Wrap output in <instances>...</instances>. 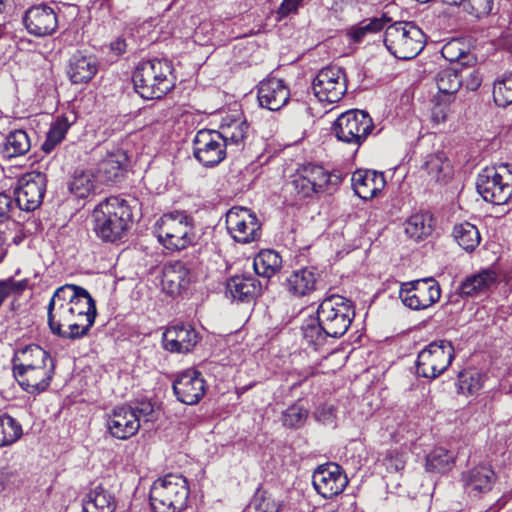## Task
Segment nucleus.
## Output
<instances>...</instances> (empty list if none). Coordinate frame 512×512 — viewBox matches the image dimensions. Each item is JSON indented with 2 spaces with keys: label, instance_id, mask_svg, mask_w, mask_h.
Returning a JSON list of instances; mask_svg holds the SVG:
<instances>
[{
  "label": "nucleus",
  "instance_id": "nucleus-11",
  "mask_svg": "<svg viewBox=\"0 0 512 512\" xmlns=\"http://www.w3.org/2000/svg\"><path fill=\"white\" fill-rule=\"evenodd\" d=\"M454 347L446 340L430 343L417 358V373L425 378L435 379L451 364Z\"/></svg>",
  "mask_w": 512,
  "mask_h": 512
},
{
  "label": "nucleus",
  "instance_id": "nucleus-22",
  "mask_svg": "<svg viewBox=\"0 0 512 512\" xmlns=\"http://www.w3.org/2000/svg\"><path fill=\"white\" fill-rule=\"evenodd\" d=\"M198 341L197 331L189 324L171 325L163 333V346L170 352H190Z\"/></svg>",
  "mask_w": 512,
  "mask_h": 512
},
{
  "label": "nucleus",
  "instance_id": "nucleus-4",
  "mask_svg": "<svg viewBox=\"0 0 512 512\" xmlns=\"http://www.w3.org/2000/svg\"><path fill=\"white\" fill-rule=\"evenodd\" d=\"M92 217L97 237L110 243L122 239L133 221L130 205L119 197H109L100 202Z\"/></svg>",
  "mask_w": 512,
  "mask_h": 512
},
{
  "label": "nucleus",
  "instance_id": "nucleus-47",
  "mask_svg": "<svg viewBox=\"0 0 512 512\" xmlns=\"http://www.w3.org/2000/svg\"><path fill=\"white\" fill-rule=\"evenodd\" d=\"M483 386L482 377L478 372L461 373L459 375V391L462 394L472 395Z\"/></svg>",
  "mask_w": 512,
  "mask_h": 512
},
{
  "label": "nucleus",
  "instance_id": "nucleus-9",
  "mask_svg": "<svg viewBox=\"0 0 512 512\" xmlns=\"http://www.w3.org/2000/svg\"><path fill=\"white\" fill-rule=\"evenodd\" d=\"M476 188L486 202L507 203L512 195V171L508 164L486 167L477 176Z\"/></svg>",
  "mask_w": 512,
  "mask_h": 512
},
{
  "label": "nucleus",
  "instance_id": "nucleus-52",
  "mask_svg": "<svg viewBox=\"0 0 512 512\" xmlns=\"http://www.w3.org/2000/svg\"><path fill=\"white\" fill-rule=\"evenodd\" d=\"M26 286V281H15L13 279L0 281V306L8 296L12 293L19 294L23 292L26 289Z\"/></svg>",
  "mask_w": 512,
  "mask_h": 512
},
{
  "label": "nucleus",
  "instance_id": "nucleus-32",
  "mask_svg": "<svg viewBox=\"0 0 512 512\" xmlns=\"http://www.w3.org/2000/svg\"><path fill=\"white\" fill-rule=\"evenodd\" d=\"M441 54L447 61L454 63L456 67L469 66L476 61L474 55L469 52L465 41L458 38L447 42L442 47Z\"/></svg>",
  "mask_w": 512,
  "mask_h": 512
},
{
  "label": "nucleus",
  "instance_id": "nucleus-37",
  "mask_svg": "<svg viewBox=\"0 0 512 512\" xmlns=\"http://www.w3.org/2000/svg\"><path fill=\"white\" fill-rule=\"evenodd\" d=\"M282 265L281 256L274 250H262L254 258L253 267L257 275L270 278Z\"/></svg>",
  "mask_w": 512,
  "mask_h": 512
},
{
  "label": "nucleus",
  "instance_id": "nucleus-63",
  "mask_svg": "<svg viewBox=\"0 0 512 512\" xmlns=\"http://www.w3.org/2000/svg\"><path fill=\"white\" fill-rule=\"evenodd\" d=\"M104 3H106V5H107L108 7H110V3L108 2V0H103V2L101 3V6H103V5H104Z\"/></svg>",
  "mask_w": 512,
  "mask_h": 512
},
{
  "label": "nucleus",
  "instance_id": "nucleus-3",
  "mask_svg": "<svg viewBox=\"0 0 512 512\" xmlns=\"http://www.w3.org/2000/svg\"><path fill=\"white\" fill-rule=\"evenodd\" d=\"M55 370L54 360L39 345L19 350L13 358V373L19 385L28 393L45 391Z\"/></svg>",
  "mask_w": 512,
  "mask_h": 512
},
{
  "label": "nucleus",
  "instance_id": "nucleus-33",
  "mask_svg": "<svg viewBox=\"0 0 512 512\" xmlns=\"http://www.w3.org/2000/svg\"><path fill=\"white\" fill-rule=\"evenodd\" d=\"M435 81L439 92L450 97L462 86L463 68L452 66L442 69L437 73Z\"/></svg>",
  "mask_w": 512,
  "mask_h": 512
},
{
  "label": "nucleus",
  "instance_id": "nucleus-54",
  "mask_svg": "<svg viewBox=\"0 0 512 512\" xmlns=\"http://www.w3.org/2000/svg\"><path fill=\"white\" fill-rule=\"evenodd\" d=\"M21 483L16 470L4 467L0 470V487L1 490L12 489L18 487Z\"/></svg>",
  "mask_w": 512,
  "mask_h": 512
},
{
  "label": "nucleus",
  "instance_id": "nucleus-8",
  "mask_svg": "<svg viewBox=\"0 0 512 512\" xmlns=\"http://www.w3.org/2000/svg\"><path fill=\"white\" fill-rule=\"evenodd\" d=\"M155 232L159 242L169 250L185 249L195 240L192 218L179 212L163 215L156 223Z\"/></svg>",
  "mask_w": 512,
  "mask_h": 512
},
{
  "label": "nucleus",
  "instance_id": "nucleus-34",
  "mask_svg": "<svg viewBox=\"0 0 512 512\" xmlns=\"http://www.w3.org/2000/svg\"><path fill=\"white\" fill-rule=\"evenodd\" d=\"M31 148V141L22 129L11 131L5 139L2 153L6 158H15L25 155Z\"/></svg>",
  "mask_w": 512,
  "mask_h": 512
},
{
  "label": "nucleus",
  "instance_id": "nucleus-49",
  "mask_svg": "<svg viewBox=\"0 0 512 512\" xmlns=\"http://www.w3.org/2000/svg\"><path fill=\"white\" fill-rule=\"evenodd\" d=\"M494 0H466L464 10L470 15L481 18L490 14Z\"/></svg>",
  "mask_w": 512,
  "mask_h": 512
},
{
  "label": "nucleus",
  "instance_id": "nucleus-41",
  "mask_svg": "<svg viewBox=\"0 0 512 512\" xmlns=\"http://www.w3.org/2000/svg\"><path fill=\"white\" fill-rule=\"evenodd\" d=\"M21 424L8 414L0 415V447L10 446L22 436Z\"/></svg>",
  "mask_w": 512,
  "mask_h": 512
},
{
  "label": "nucleus",
  "instance_id": "nucleus-25",
  "mask_svg": "<svg viewBox=\"0 0 512 512\" xmlns=\"http://www.w3.org/2000/svg\"><path fill=\"white\" fill-rule=\"evenodd\" d=\"M355 194L363 200H370L385 187L383 173L373 170H357L351 177Z\"/></svg>",
  "mask_w": 512,
  "mask_h": 512
},
{
  "label": "nucleus",
  "instance_id": "nucleus-28",
  "mask_svg": "<svg viewBox=\"0 0 512 512\" xmlns=\"http://www.w3.org/2000/svg\"><path fill=\"white\" fill-rule=\"evenodd\" d=\"M127 157L121 150L108 154L98 164V177L106 183L119 182L124 175Z\"/></svg>",
  "mask_w": 512,
  "mask_h": 512
},
{
  "label": "nucleus",
  "instance_id": "nucleus-2",
  "mask_svg": "<svg viewBox=\"0 0 512 512\" xmlns=\"http://www.w3.org/2000/svg\"><path fill=\"white\" fill-rule=\"evenodd\" d=\"M316 314V318L308 319L302 326L305 342L315 349L322 346L328 337L343 336L355 316L351 302L336 294L324 298Z\"/></svg>",
  "mask_w": 512,
  "mask_h": 512
},
{
  "label": "nucleus",
  "instance_id": "nucleus-56",
  "mask_svg": "<svg viewBox=\"0 0 512 512\" xmlns=\"http://www.w3.org/2000/svg\"><path fill=\"white\" fill-rule=\"evenodd\" d=\"M449 112V107L447 104H442L437 100V103L433 106L431 110V118L432 121L436 124L444 122L447 118Z\"/></svg>",
  "mask_w": 512,
  "mask_h": 512
},
{
  "label": "nucleus",
  "instance_id": "nucleus-48",
  "mask_svg": "<svg viewBox=\"0 0 512 512\" xmlns=\"http://www.w3.org/2000/svg\"><path fill=\"white\" fill-rule=\"evenodd\" d=\"M302 171L309 178L317 193L325 191L327 171L322 166L308 164L303 167Z\"/></svg>",
  "mask_w": 512,
  "mask_h": 512
},
{
  "label": "nucleus",
  "instance_id": "nucleus-30",
  "mask_svg": "<svg viewBox=\"0 0 512 512\" xmlns=\"http://www.w3.org/2000/svg\"><path fill=\"white\" fill-rule=\"evenodd\" d=\"M494 482V471L485 466L473 468L465 477V486L468 492L474 495L490 491Z\"/></svg>",
  "mask_w": 512,
  "mask_h": 512
},
{
  "label": "nucleus",
  "instance_id": "nucleus-27",
  "mask_svg": "<svg viewBox=\"0 0 512 512\" xmlns=\"http://www.w3.org/2000/svg\"><path fill=\"white\" fill-rule=\"evenodd\" d=\"M227 292L234 300L250 302L261 292V283L253 276L237 275L227 281Z\"/></svg>",
  "mask_w": 512,
  "mask_h": 512
},
{
  "label": "nucleus",
  "instance_id": "nucleus-39",
  "mask_svg": "<svg viewBox=\"0 0 512 512\" xmlns=\"http://www.w3.org/2000/svg\"><path fill=\"white\" fill-rule=\"evenodd\" d=\"M453 237L458 245L467 252L474 251L481 241L478 228L469 222H463L455 225L453 229Z\"/></svg>",
  "mask_w": 512,
  "mask_h": 512
},
{
  "label": "nucleus",
  "instance_id": "nucleus-59",
  "mask_svg": "<svg viewBox=\"0 0 512 512\" xmlns=\"http://www.w3.org/2000/svg\"><path fill=\"white\" fill-rule=\"evenodd\" d=\"M342 182V175L336 172H328L325 180V191L337 187Z\"/></svg>",
  "mask_w": 512,
  "mask_h": 512
},
{
  "label": "nucleus",
  "instance_id": "nucleus-58",
  "mask_svg": "<svg viewBox=\"0 0 512 512\" xmlns=\"http://www.w3.org/2000/svg\"><path fill=\"white\" fill-rule=\"evenodd\" d=\"M13 207L11 196L0 192V221L9 217V213Z\"/></svg>",
  "mask_w": 512,
  "mask_h": 512
},
{
  "label": "nucleus",
  "instance_id": "nucleus-43",
  "mask_svg": "<svg viewBox=\"0 0 512 512\" xmlns=\"http://www.w3.org/2000/svg\"><path fill=\"white\" fill-rule=\"evenodd\" d=\"M69 189L78 198L87 197L94 189V176L87 171H76Z\"/></svg>",
  "mask_w": 512,
  "mask_h": 512
},
{
  "label": "nucleus",
  "instance_id": "nucleus-23",
  "mask_svg": "<svg viewBox=\"0 0 512 512\" xmlns=\"http://www.w3.org/2000/svg\"><path fill=\"white\" fill-rule=\"evenodd\" d=\"M257 94L260 106L271 111L280 110L290 98L285 82L275 77L261 81Z\"/></svg>",
  "mask_w": 512,
  "mask_h": 512
},
{
  "label": "nucleus",
  "instance_id": "nucleus-14",
  "mask_svg": "<svg viewBox=\"0 0 512 512\" xmlns=\"http://www.w3.org/2000/svg\"><path fill=\"white\" fill-rule=\"evenodd\" d=\"M47 177L44 173L32 171L24 174L18 180L14 189L15 203L23 211H34L44 198Z\"/></svg>",
  "mask_w": 512,
  "mask_h": 512
},
{
  "label": "nucleus",
  "instance_id": "nucleus-64",
  "mask_svg": "<svg viewBox=\"0 0 512 512\" xmlns=\"http://www.w3.org/2000/svg\"><path fill=\"white\" fill-rule=\"evenodd\" d=\"M205 26H201L198 28V30H196L195 32V36L197 37L198 36V33H199V30H202Z\"/></svg>",
  "mask_w": 512,
  "mask_h": 512
},
{
  "label": "nucleus",
  "instance_id": "nucleus-35",
  "mask_svg": "<svg viewBox=\"0 0 512 512\" xmlns=\"http://www.w3.org/2000/svg\"><path fill=\"white\" fill-rule=\"evenodd\" d=\"M433 218L429 213H416L405 223V233L415 241H420L432 233Z\"/></svg>",
  "mask_w": 512,
  "mask_h": 512
},
{
  "label": "nucleus",
  "instance_id": "nucleus-18",
  "mask_svg": "<svg viewBox=\"0 0 512 512\" xmlns=\"http://www.w3.org/2000/svg\"><path fill=\"white\" fill-rule=\"evenodd\" d=\"M312 483L319 495L325 499H331L342 493L348 484V479L338 464L327 463L315 469Z\"/></svg>",
  "mask_w": 512,
  "mask_h": 512
},
{
  "label": "nucleus",
  "instance_id": "nucleus-62",
  "mask_svg": "<svg viewBox=\"0 0 512 512\" xmlns=\"http://www.w3.org/2000/svg\"><path fill=\"white\" fill-rule=\"evenodd\" d=\"M6 28L5 25L0 24V39L5 35Z\"/></svg>",
  "mask_w": 512,
  "mask_h": 512
},
{
  "label": "nucleus",
  "instance_id": "nucleus-16",
  "mask_svg": "<svg viewBox=\"0 0 512 512\" xmlns=\"http://www.w3.org/2000/svg\"><path fill=\"white\" fill-rule=\"evenodd\" d=\"M226 142L215 130H200L193 141V154L204 166L212 167L226 157Z\"/></svg>",
  "mask_w": 512,
  "mask_h": 512
},
{
  "label": "nucleus",
  "instance_id": "nucleus-17",
  "mask_svg": "<svg viewBox=\"0 0 512 512\" xmlns=\"http://www.w3.org/2000/svg\"><path fill=\"white\" fill-rule=\"evenodd\" d=\"M172 388L178 401L186 405H195L206 394L207 383L200 371L189 368L176 376Z\"/></svg>",
  "mask_w": 512,
  "mask_h": 512
},
{
  "label": "nucleus",
  "instance_id": "nucleus-42",
  "mask_svg": "<svg viewBox=\"0 0 512 512\" xmlns=\"http://www.w3.org/2000/svg\"><path fill=\"white\" fill-rule=\"evenodd\" d=\"M453 460L454 457L448 450L435 448L427 456L426 468L431 472L444 473L451 468Z\"/></svg>",
  "mask_w": 512,
  "mask_h": 512
},
{
  "label": "nucleus",
  "instance_id": "nucleus-20",
  "mask_svg": "<svg viewBox=\"0 0 512 512\" xmlns=\"http://www.w3.org/2000/svg\"><path fill=\"white\" fill-rule=\"evenodd\" d=\"M107 428L114 438L126 440L138 432L140 424L129 405H120L108 415Z\"/></svg>",
  "mask_w": 512,
  "mask_h": 512
},
{
  "label": "nucleus",
  "instance_id": "nucleus-55",
  "mask_svg": "<svg viewBox=\"0 0 512 512\" xmlns=\"http://www.w3.org/2000/svg\"><path fill=\"white\" fill-rule=\"evenodd\" d=\"M482 83V76L476 69L464 70L463 69V82L464 85L470 91H476Z\"/></svg>",
  "mask_w": 512,
  "mask_h": 512
},
{
  "label": "nucleus",
  "instance_id": "nucleus-45",
  "mask_svg": "<svg viewBox=\"0 0 512 512\" xmlns=\"http://www.w3.org/2000/svg\"><path fill=\"white\" fill-rule=\"evenodd\" d=\"M384 18H373L369 21H362L359 25L351 28L349 35L352 40L359 43L364 40L367 34L376 33L381 31L385 26Z\"/></svg>",
  "mask_w": 512,
  "mask_h": 512
},
{
  "label": "nucleus",
  "instance_id": "nucleus-7",
  "mask_svg": "<svg viewBox=\"0 0 512 512\" xmlns=\"http://www.w3.org/2000/svg\"><path fill=\"white\" fill-rule=\"evenodd\" d=\"M426 37L413 22H395L384 33V44L398 59L409 60L416 57L424 48Z\"/></svg>",
  "mask_w": 512,
  "mask_h": 512
},
{
  "label": "nucleus",
  "instance_id": "nucleus-50",
  "mask_svg": "<svg viewBox=\"0 0 512 512\" xmlns=\"http://www.w3.org/2000/svg\"><path fill=\"white\" fill-rule=\"evenodd\" d=\"M130 408L135 412L136 417L145 422L153 421L155 418L154 404L151 401L143 400L134 402L133 405H129Z\"/></svg>",
  "mask_w": 512,
  "mask_h": 512
},
{
  "label": "nucleus",
  "instance_id": "nucleus-46",
  "mask_svg": "<svg viewBox=\"0 0 512 512\" xmlns=\"http://www.w3.org/2000/svg\"><path fill=\"white\" fill-rule=\"evenodd\" d=\"M308 417V411L299 404L289 406L282 413V424L290 429L301 428Z\"/></svg>",
  "mask_w": 512,
  "mask_h": 512
},
{
  "label": "nucleus",
  "instance_id": "nucleus-38",
  "mask_svg": "<svg viewBox=\"0 0 512 512\" xmlns=\"http://www.w3.org/2000/svg\"><path fill=\"white\" fill-rule=\"evenodd\" d=\"M220 129L218 132L223 141L226 142L227 148L235 147L236 150H239L243 146L248 130L246 121L235 119L228 124H222Z\"/></svg>",
  "mask_w": 512,
  "mask_h": 512
},
{
  "label": "nucleus",
  "instance_id": "nucleus-53",
  "mask_svg": "<svg viewBox=\"0 0 512 512\" xmlns=\"http://www.w3.org/2000/svg\"><path fill=\"white\" fill-rule=\"evenodd\" d=\"M405 464L404 455L397 451H389L383 459V465L388 472H399L404 469Z\"/></svg>",
  "mask_w": 512,
  "mask_h": 512
},
{
  "label": "nucleus",
  "instance_id": "nucleus-6",
  "mask_svg": "<svg viewBox=\"0 0 512 512\" xmlns=\"http://www.w3.org/2000/svg\"><path fill=\"white\" fill-rule=\"evenodd\" d=\"M190 489L185 477L167 474L157 479L150 490V503L154 512H182L186 509Z\"/></svg>",
  "mask_w": 512,
  "mask_h": 512
},
{
  "label": "nucleus",
  "instance_id": "nucleus-10",
  "mask_svg": "<svg viewBox=\"0 0 512 512\" xmlns=\"http://www.w3.org/2000/svg\"><path fill=\"white\" fill-rule=\"evenodd\" d=\"M374 124L370 115L362 110L342 113L334 122L332 130L343 143L360 147L372 132Z\"/></svg>",
  "mask_w": 512,
  "mask_h": 512
},
{
  "label": "nucleus",
  "instance_id": "nucleus-12",
  "mask_svg": "<svg viewBox=\"0 0 512 512\" xmlns=\"http://www.w3.org/2000/svg\"><path fill=\"white\" fill-rule=\"evenodd\" d=\"M399 296L406 307L424 310L440 299L441 288L434 278H423L403 284Z\"/></svg>",
  "mask_w": 512,
  "mask_h": 512
},
{
  "label": "nucleus",
  "instance_id": "nucleus-29",
  "mask_svg": "<svg viewBox=\"0 0 512 512\" xmlns=\"http://www.w3.org/2000/svg\"><path fill=\"white\" fill-rule=\"evenodd\" d=\"M115 509L114 495L102 485L91 489L83 500V512H114Z\"/></svg>",
  "mask_w": 512,
  "mask_h": 512
},
{
  "label": "nucleus",
  "instance_id": "nucleus-60",
  "mask_svg": "<svg viewBox=\"0 0 512 512\" xmlns=\"http://www.w3.org/2000/svg\"><path fill=\"white\" fill-rule=\"evenodd\" d=\"M110 47L112 51L120 55L126 51V42L124 39H116L111 43Z\"/></svg>",
  "mask_w": 512,
  "mask_h": 512
},
{
  "label": "nucleus",
  "instance_id": "nucleus-21",
  "mask_svg": "<svg viewBox=\"0 0 512 512\" xmlns=\"http://www.w3.org/2000/svg\"><path fill=\"white\" fill-rule=\"evenodd\" d=\"M321 284V273L314 266L292 271L283 285L286 291L297 298L310 295Z\"/></svg>",
  "mask_w": 512,
  "mask_h": 512
},
{
  "label": "nucleus",
  "instance_id": "nucleus-31",
  "mask_svg": "<svg viewBox=\"0 0 512 512\" xmlns=\"http://www.w3.org/2000/svg\"><path fill=\"white\" fill-rule=\"evenodd\" d=\"M496 283V274L491 270H483L467 277L461 284L459 292L461 296H475L489 290Z\"/></svg>",
  "mask_w": 512,
  "mask_h": 512
},
{
  "label": "nucleus",
  "instance_id": "nucleus-13",
  "mask_svg": "<svg viewBox=\"0 0 512 512\" xmlns=\"http://www.w3.org/2000/svg\"><path fill=\"white\" fill-rule=\"evenodd\" d=\"M312 89L319 101L338 102L347 91L344 70L338 66L321 69L312 82Z\"/></svg>",
  "mask_w": 512,
  "mask_h": 512
},
{
  "label": "nucleus",
  "instance_id": "nucleus-61",
  "mask_svg": "<svg viewBox=\"0 0 512 512\" xmlns=\"http://www.w3.org/2000/svg\"><path fill=\"white\" fill-rule=\"evenodd\" d=\"M6 1L7 0H0V13H2L6 8Z\"/></svg>",
  "mask_w": 512,
  "mask_h": 512
},
{
  "label": "nucleus",
  "instance_id": "nucleus-15",
  "mask_svg": "<svg viewBox=\"0 0 512 512\" xmlns=\"http://www.w3.org/2000/svg\"><path fill=\"white\" fill-rule=\"evenodd\" d=\"M226 227L239 243H250L261 236V224L256 215L245 207H232L226 213Z\"/></svg>",
  "mask_w": 512,
  "mask_h": 512
},
{
  "label": "nucleus",
  "instance_id": "nucleus-40",
  "mask_svg": "<svg viewBox=\"0 0 512 512\" xmlns=\"http://www.w3.org/2000/svg\"><path fill=\"white\" fill-rule=\"evenodd\" d=\"M71 122L66 116H58L51 124L47 132L46 140L42 144V150L50 153L65 138Z\"/></svg>",
  "mask_w": 512,
  "mask_h": 512
},
{
  "label": "nucleus",
  "instance_id": "nucleus-1",
  "mask_svg": "<svg viewBox=\"0 0 512 512\" xmlns=\"http://www.w3.org/2000/svg\"><path fill=\"white\" fill-rule=\"evenodd\" d=\"M97 309L90 293L83 287L65 284L56 289L47 308L51 332L64 339H81L95 322Z\"/></svg>",
  "mask_w": 512,
  "mask_h": 512
},
{
  "label": "nucleus",
  "instance_id": "nucleus-44",
  "mask_svg": "<svg viewBox=\"0 0 512 512\" xmlns=\"http://www.w3.org/2000/svg\"><path fill=\"white\" fill-rule=\"evenodd\" d=\"M493 98L498 106L506 107L512 103V73L505 74L494 82Z\"/></svg>",
  "mask_w": 512,
  "mask_h": 512
},
{
  "label": "nucleus",
  "instance_id": "nucleus-57",
  "mask_svg": "<svg viewBox=\"0 0 512 512\" xmlns=\"http://www.w3.org/2000/svg\"><path fill=\"white\" fill-rule=\"evenodd\" d=\"M302 1L303 0H283L277 13L280 17H286L290 13L296 12Z\"/></svg>",
  "mask_w": 512,
  "mask_h": 512
},
{
  "label": "nucleus",
  "instance_id": "nucleus-51",
  "mask_svg": "<svg viewBox=\"0 0 512 512\" xmlns=\"http://www.w3.org/2000/svg\"><path fill=\"white\" fill-rule=\"evenodd\" d=\"M291 185L296 193L302 198L310 197L314 193H317L314 186L309 181V178L306 177L303 171L296 176Z\"/></svg>",
  "mask_w": 512,
  "mask_h": 512
},
{
  "label": "nucleus",
  "instance_id": "nucleus-19",
  "mask_svg": "<svg viewBox=\"0 0 512 512\" xmlns=\"http://www.w3.org/2000/svg\"><path fill=\"white\" fill-rule=\"evenodd\" d=\"M23 23L28 33L35 37L53 35L58 28L57 13L46 4L30 7L23 17Z\"/></svg>",
  "mask_w": 512,
  "mask_h": 512
},
{
  "label": "nucleus",
  "instance_id": "nucleus-5",
  "mask_svg": "<svg viewBox=\"0 0 512 512\" xmlns=\"http://www.w3.org/2000/svg\"><path fill=\"white\" fill-rule=\"evenodd\" d=\"M173 68L166 59H151L138 64L132 80L136 92L144 99H160L175 85Z\"/></svg>",
  "mask_w": 512,
  "mask_h": 512
},
{
  "label": "nucleus",
  "instance_id": "nucleus-36",
  "mask_svg": "<svg viewBox=\"0 0 512 512\" xmlns=\"http://www.w3.org/2000/svg\"><path fill=\"white\" fill-rule=\"evenodd\" d=\"M423 168L435 181H445L452 174L450 162L442 151L427 155Z\"/></svg>",
  "mask_w": 512,
  "mask_h": 512
},
{
  "label": "nucleus",
  "instance_id": "nucleus-26",
  "mask_svg": "<svg viewBox=\"0 0 512 512\" xmlns=\"http://www.w3.org/2000/svg\"><path fill=\"white\" fill-rule=\"evenodd\" d=\"M98 71V63L92 55L76 51L71 55L67 66V75L72 83L89 82Z\"/></svg>",
  "mask_w": 512,
  "mask_h": 512
},
{
  "label": "nucleus",
  "instance_id": "nucleus-24",
  "mask_svg": "<svg viewBox=\"0 0 512 512\" xmlns=\"http://www.w3.org/2000/svg\"><path fill=\"white\" fill-rule=\"evenodd\" d=\"M191 283V272L184 263L177 261L165 265L161 285L163 291L174 297L180 295Z\"/></svg>",
  "mask_w": 512,
  "mask_h": 512
}]
</instances>
